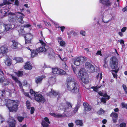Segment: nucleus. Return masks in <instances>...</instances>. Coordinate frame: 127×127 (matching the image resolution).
<instances>
[{
  "mask_svg": "<svg viewBox=\"0 0 127 127\" xmlns=\"http://www.w3.org/2000/svg\"><path fill=\"white\" fill-rule=\"evenodd\" d=\"M11 76L12 79L14 80L16 83H17L18 84L19 86L20 87H21L22 86V84L21 82L15 76L12 75L11 74Z\"/></svg>",
  "mask_w": 127,
  "mask_h": 127,
  "instance_id": "nucleus-20",
  "label": "nucleus"
},
{
  "mask_svg": "<svg viewBox=\"0 0 127 127\" xmlns=\"http://www.w3.org/2000/svg\"><path fill=\"white\" fill-rule=\"evenodd\" d=\"M44 120H45V121L47 123L49 124L50 123V122L49 121V120L48 118L47 117H45L44 118Z\"/></svg>",
  "mask_w": 127,
  "mask_h": 127,
  "instance_id": "nucleus-47",
  "label": "nucleus"
},
{
  "mask_svg": "<svg viewBox=\"0 0 127 127\" xmlns=\"http://www.w3.org/2000/svg\"><path fill=\"white\" fill-rule=\"evenodd\" d=\"M14 60L16 61L17 63H22L23 62L22 58L19 57H16L14 58Z\"/></svg>",
  "mask_w": 127,
  "mask_h": 127,
  "instance_id": "nucleus-25",
  "label": "nucleus"
},
{
  "mask_svg": "<svg viewBox=\"0 0 127 127\" xmlns=\"http://www.w3.org/2000/svg\"><path fill=\"white\" fill-rule=\"evenodd\" d=\"M102 96L103 97H105V98L108 97L109 96V99L110 98V96L108 95L106 93L103 94Z\"/></svg>",
  "mask_w": 127,
  "mask_h": 127,
  "instance_id": "nucleus-51",
  "label": "nucleus"
},
{
  "mask_svg": "<svg viewBox=\"0 0 127 127\" xmlns=\"http://www.w3.org/2000/svg\"><path fill=\"white\" fill-rule=\"evenodd\" d=\"M85 110V111H90L91 110V107L88 103L84 102L83 104Z\"/></svg>",
  "mask_w": 127,
  "mask_h": 127,
  "instance_id": "nucleus-19",
  "label": "nucleus"
},
{
  "mask_svg": "<svg viewBox=\"0 0 127 127\" xmlns=\"http://www.w3.org/2000/svg\"><path fill=\"white\" fill-rule=\"evenodd\" d=\"M56 28H60L61 31L62 32L64 31V29L65 28V27L64 26L60 27L59 26H58L57 27H56Z\"/></svg>",
  "mask_w": 127,
  "mask_h": 127,
  "instance_id": "nucleus-42",
  "label": "nucleus"
},
{
  "mask_svg": "<svg viewBox=\"0 0 127 127\" xmlns=\"http://www.w3.org/2000/svg\"><path fill=\"white\" fill-rule=\"evenodd\" d=\"M60 46L63 47H64L65 46V43L64 41L63 40L59 42Z\"/></svg>",
  "mask_w": 127,
  "mask_h": 127,
  "instance_id": "nucleus-37",
  "label": "nucleus"
},
{
  "mask_svg": "<svg viewBox=\"0 0 127 127\" xmlns=\"http://www.w3.org/2000/svg\"><path fill=\"white\" fill-rule=\"evenodd\" d=\"M68 126L69 127H74V125L72 123H71L68 124Z\"/></svg>",
  "mask_w": 127,
  "mask_h": 127,
  "instance_id": "nucleus-54",
  "label": "nucleus"
},
{
  "mask_svg": "<svg viewBox=\"0 0 127 127\" xmlns=\"http://www.w3.org/2000/svg\"><path fill=\"white\" fill-rule=\"evenodd\" d=\"M46 77V76L44 75L38 76L35 78V81L36 83L37 84L41 83L42 82L43 79L45 78Z\"/></svg>",
  "mask_w": 127,
  "mask_h": 127,
  "instance_id": "nucleus-15",
  "label": "nucleus"
},
{
  "mask_svg": "<svg viewBox=\"0 0 127 127\" xmlns=\"http://www.w3.org/2000/svg\"><path fill=\"white\" fill-rule=\"evenodd\" d=\"M80 33L82 35L85 36V32L84 31L81 30L80 31Z\"/></svg>",
  "mask_w": 127,
  "mask_h": 127,
  "instance_id": "nucleus-50",
  "label": "nucleus"
},
{
  "mask_svg": "<svg viewBox=\"0 0 127 127\" xmlns=\"http://www.w3.org/2000/svg\"><path fill=\"white\" fill-rule=\"evenodd\" d=\"M16 124V122L15 121L10 122L9 124V127H15Z\"/></svg>",
  "mask_w": 127,
  "mask_h": 127,
  "instance_id": "nucleus-32",
  "label": "nucleus"
},
{
  "mask_svg": "<svg viewBox=\"0 0 127 127\" xmlns=\"http://www.w3.org/2000/svg\"><path fill=\"white\" fill-rule=\"evenodd\" d=\"M31 26V25L30 24H24L23 25L24 28H29Z\"/></svg>",
  "mask_w": 127,
  "mask_h": 127,
  "instance_id": "nucleus-44",
  "label": "nucleus"
},
{
  "mask_svg": "<svg viewBox=\"0 0 127 127\" xmlns=\"http://www.w3.org/2000/svg\"><path fill=\"white\" fill-rule=\"evenodd\" d=\"M32 45H30L29 47H26L31 52V57L32 58L34 57L37 56L39 53L40 52H44L42 49H40V48H37L35 50H32L30 48Z\"/></svg>",
  "mask_w": 127,
  "mask_h": 127,
  "instance_id": "nucleus-6",
  "label": "nucleus"
},
{
  "mask_svg": "<svg viewBox=\"0 0 127 127\" xmlns=\"http://www.w3.org/2000/svg\"><path fill=\"white\" fill-rule=\"evenodd\" d=\"M120 127H126V124L124 122L120 124Z\"/></svg>",
  "mask_w": 127,
  "mask_h": 127,
  "instance_id": "nucleus-45",
  "label": "nucleus"
},
{
  "mask_svg": "<svg viewBox=\"0 0 127 127\" xmlns=\"http://www.w3.org/2000/svg\"><path fill=\"white\" fill-rule=\"evenodd\" d=\"M35 100L38 102L44 103L45 101L44 97L41 94H36L34 96Z\"/></svg>",
  "mask_w": 127,
  "mask_h": 127,
  "instance_id": "nucleus-8",
  "label": "nucleus"
},
{
  "mask_svg": "<svg viewBox=\"0 0 127 127\" xmlns=\"http://www.w3.org/2000/svg\"><path fill=\"white\" fill-rule=\"evenodd\" d=\"M48 56L50 57L54 56L55 53L53 49L51 48L49 49L48 50Z\"/></svg>",
  "mask_w": 127,
  "mask_h": 127,
  "instance_id": "nucleus-23",
  "label": "nucleus"
},
{
  "mask_svg": "<svg viewBox=\"0 0 127 127\" xmlns=\"http://www.w3.org/2000/svg\"><path fill=\"white\" fill-rule=\"evenodd\" d=\"M3 25L5 29V31L6 32L9 31L12 28V25L9 24H4Z\"/></svg>",
  "mask_w": 127,
  "mask_h": 127,
  "instance_id": "nucleus-22",
  "label": "nucleus"
},
{
  "mask_svg": "<svg viewBox=\"0 0 127 127\" xmlns=\"http://www.w3.org/2000/svg\"><path fill=\"white\" fill-rule=\"evenodd\" d=\"M8 52V47L5 45H4L0 47V55L4 56L6 55Z\"/></svg>",
  "mask_w": 127,
  "mask_h": 127,
  "instance_id": "nucleus-9",
  "label": "nucleus"
},
{
  "mask_svg": "<svg viewBox=\"0 0 127 127\" xmlns=\"http://www.w3.org/2000/svg\"><path fill=\"white\" fill-rule=\"evenodd\" d=\"M24 95L26 96L27 97H28L29 98H30V97L28 93L25 92L24 93Z\"/></svg>",
  "mask_w": 127,
  "mask_h": 127,
  "instance_id": "nucleus-56",
  "label": "nucleus"
},
{
  "mask_svg": "<svg viewBox=\"0 0 127 127\" xmlns=\"http://www.w3.org/2000/svg\"><path fill=\"white\" fill-rule=\"evenodd\" d=\"M5 32V30L3 25L0 22V33H2Z\"/></svg>",
  "mask_w": 127,
  "mask_h": 127,
  "instance_id": "nucleus-28",
  "label": "nucleus"
},
{
  "mask_svg": "<svg viewBox=\"0 0 127 127\" xmlns=\"http://www.w3.org/2000/svg\"><path fill=\"white\" fill-rule=\"evenodd\" d=\"M39 42L41 44L40 46V47L38 48H40V49H42V50H43V51L45 52L47 51V50L49 49V46L46 45V43L42 40H40Z\"/></svg>",
  "mask_w": 127,
  "mask_h": 127,
  "instance_id": "nucleus-13",
  "label": "nucleus"
},
{
  "mask_svg": "<svg viewBox=\"0 0 127 127\" xmlns=\"http://www.w3.org/2000/svg\"><path fill=\"white\" fill-rule=\"evenodd\" d=\"M5 104L10 112H16L18 109V104L16 100L7 99Z\"/></svg>",
  "mask_w": 127,
  "mask_h": 127,
  "instance_id": "nucleus-3",
  "label": "nucleus"
},
{
  "mask_svg": "<svg viewBox=\"0 0 127 127\" xmlns=\"http://www.w3.org/2000/svg\"><path fill=\"white\" fill-rule=\"evenodd\" d=\"M66 104L68 106V107L66 108L65 107V110L67 108H71L72 107V105L69 102H66Z\"/></svg>",
  "mask_w": 127,
  "mask_h": 127,
  "instance_id": "nucleus-35",
  "label": "nucleus"
},
{
  "mask_svg": "<svg viewBox=\"0 0 127 127\" xmlns=\"http://www.w3.org/2000/svg\"><path fill=\"white\" fill-rule=\"evenodd\" d=\"M3 3L4 5H9L11 4V3L7 0H4L3 1Z\"/></svg>",
  "mask_w": 127,
  "mask_h": 127,
  "instance_id": "nucleus-39",
  "label": "nucleus"
},
{
  "mask_svg": "<svg viewBox=\"0 0 127 127\" xmlns=\"http://www.w3.org/2000/svg\"><path fill=\"white\" fill-rule=\"evenodd\" d=\"M99 113L100 114L103 113L104 112V111L102 109H100L99 111Z\"/></svg>",
  "mask_w": 127,
  "mask_h": 127,
  "instance_id": "nucleus-57",
  "label": "nucleus"
},
{
  "mask_svg": "<svg viewBox=\"0 0 127 127\" xmlns=\"http://www.w3.org/2000/svg\"><path fill=\"white\" fill-rule=\"evenodd\" d=\"M100 2L107 6H110L112 3L109 0H99Z\"/></svg>",
  "mask_w": 127,
  "mask_h": 127,
  "instance_id": "nucleus-16",
  "label": "nucleus"
},
{
  "mask_svg": "<svg viewBox=\"0 0 127 127\" xmlns=\"http://www.w3.org/2000/svg\"><path fill=\"white\" fill-rule=\"evenodd\" d=\"M41 124L42 125L43 127H48L49 126L48 124L45 121H42Z\"/></svg>",
  "mask_w": 127,
  "mask_h": 127,
  "instance_id": "nucleus-33",
  "label": "nucleus"
},
{
  "mask_svg": "<svg viewBox=\"0 0 127 127\" xmlns=\"http://www.w3.org/2000/svg\"><path fill=\"white\" fill-rule=\"evenodd\" d=\"M127 10V6L124 7L122 9V10L123 12H125Z\"/></svg>",
  "mask_w": 127,
  "mask_h": 127,
  "instance_id": "nucleus-62",
  "label": "nucleus"
},
{
  "mask_svg": "<svg viewBox=\"0 0 127 127\" xmlns=\"http://www.w3.org/2000/svg\"><path fill=\"white\" fill-rule=\"evenodd\" d=\"M0 119H2L1 121V123H2L3 122L5 121V120L4 118L1 116H0Z\"/></svg>",
  "mask_w": 127,
  "mask_h": 127,
  "instance_id": "nucleus-58",
  "label": "nucleus"
},
{
  "mask_svg": "<svg viewBox=\"0 0 127 127\" xmlns=\"http://www.w3.org/2000/svg\"><path fill=\"white\" fill-rule=\"evenodd\" d=\"M119 70V69H115L114 70H111L112 73L113 75L114 78L117 79V73Z\"/></svg>",
  "mask_w": 127,
  "mask_h": 127,
  "instance_id": "nucleus-21",
  "label": "nucleus"
},
{
  "mask_svg": "<svg viewBox=\"0 0 127 127\" xmlns=\"http://www.w3.org/2000/svg\"><path fill=\"white\" fill-rule=\"evenodd\" d=\"M24 68L26 70H31L32 68V66L29 62H27L25 64Z\"/></svg>",
  "mask_w": 127,
  "mask_h": 127,
  "instance_id": "nucleus-18",
  "label": "nucleus"
},
{
  "mask_svg": "<svg viewBox=\"0 0 127 127\" xmlns=\"http://www.w3.org/2000/svg\"><path fill=\"white\" fill-rule=\"evenodd\" d=\"M17 118L19 122H21L24 119V118L23 117L18 116Z\"/></svg>",
  "mask_w": 127,
  "mask_h": 127,
  "instance_id": "nucleus-38",
  "label": "nucleus"
},
{
  "mask_svg": "<svg viewBox=\"0 0 127 127\" xmlns=\"http://www.w3.org/2000/svg\"><path fill=\"white\" fill-rule=\"evenodd\" d=\"M12 44L11 46V47L12 49H18L19 48V46L20 45L19 43L14 40H12Z\"/></svg>",
  "mask_w": 127,
  "mask_h": 127,
  "instance_id": "nucleus-14",
  "label": "nucleus"
},
{
  "mask_svg": "<svg viewBox=\"0 0 127 127\" xmlns=\"http://www.w3.org/2000/svg\"><path fill=\"white\" fill-rule=\"evenodd\" d=\"M53 73L55 74L63 75L65 74L66 72L63 70L57 68H52Z\"/></svg>",
  "mask_w": 127,
  "mask_h": 127,
  "instance_id": "nucleus-10",
  "label": "nucleus"
},
{
  "mask_svg": "<svg viewBox=\"0 0 127 127\" xmlns=\"http://www.w3.org/2000/svg\"><path fill=\"white\" fill-rule=\"evenodd\" d=\"M31 114H32L34 113L35 110L34 108V107H31Z\"/></svg>",
  "mask_w": 127,
  "mask_h": 127,
  "instance_id": "nucleus-48",
  "label": "nucleus"
},
{
  "mask_svg": "<svg viewBox=\"0 0 127 127\" xmlns=\"http://www.w3.org/2000/svg\"><path fill=\"white\" fill-rule=\"evenodd\" d=\"M118 60L115 56L112 57L110 59L109 65L111 68L113 69H119Z\"/></svg>",
  "mask_w": 127,
  "mask_h": 127,
  "instance_id": "nucleus-5",
  "label": "nucleus"
},
{
  "mask_svg": "<svg viewBox=\"0 0 127 127\" xmlns=\"http://www.w3.org/2000/svg\"><path fill=\"white\" fill-rule=\"evenodd\" d=\"M4 63L6 65L9 66L11 64V60L8 57H7L6 59L4 61Z\"/></svg>",
  "mask_w": 127,
  "mask_h": 127,
  "instance_id": "nucleus-24",
  "label": "nucleus"
},
{
  "mask_svg": "<svg viewBox=\"0 0 127 127\" xmlns=\"http://www.w3.org/2000/svg\"><path fill=\"white\" fill-rule=\"evenodd\" d=\"M15 74L18 77H21L23 74V71H18L15 72Z\"/></svg>",
  "mask_w": 127,
  "mask_h": 127,
  "instance_id": "nucleus-29",
  "label": "nucleus"
},
{
  "mask_svg": "<svg viewBox=\"0 0 127 127\" xmlns=\"http://www.w3.org/2000/svg\"><path fill=\"white\" fill-rule=\"evenodd\" d=\"M59 94V92H56L55 91L52 89L50 92L47 93L46 95L47 96L51 97L52 95H53L55 97L57 95H58Z\"/></svg>",
  "mask_w": 127,
  "mask_h": 127,
  "instance_id": "nucleus-17",
  "label": "nucleus"
},
{
  "mask_svg": "<svg viewBox=\"0 0 127 127\" xmlns=\"http://www.w3.org/2000/svg\"><path fill=\"white\" fill-rule=\"evenodd\" d=\"M30 93L32 96H35L36 95V93L32 89H31L30 90Z\"/></svg>",
  "mask_w": 127,
  "mask_h": 127,
  "instance_id": "nucleus-34",
  "label": "nucleus"
},
{
  "mask_svg": "<svg viewBox=\"0 0 127 127\" xmlns=\"http://www.w3.org/2000/svg\"><path fill=\"white\" fill-rule=\"evenodd\" d=\"M15 4V5L17 6H18L19 5V2L18 0H15V2H14Z\"/></svg>",
  "mask_w": 127,
  "mask_h": 127,
  "instance_id": "nucleus-53",
  "label": "nucleus"
},
{
  "mask_svg": "<svg viewBox=\"0 0 127 127\" xmlns=\"http://www.w3.org/2000/svg\"><path fill=\"white\" fill-rule=\"evenodd\" d=\"M71 66L74 73H76L77 72V67H75L73 66L72 64Z\"/></svg>",
  "mask_w": 127,
  "mask_h": 127,
  "instance_id": "nucleus-43",
  "label": "nucleus"
},
{
  "mask_svg": "<svg viewBox=\"0 0 127 127\" xmlns=\"http://www.w3.org/2000/svg\"><path fill=\"white\" fill-rule=\"evenodd\" d=\"M26 104L27 109H30L31 104L30 101L29 100H27L26 102Z\"/></svg>",
  "mask_w": 127,
  "mask_h": 127,
  "instance_id": "nucleus-36",
  "label": "nucleus"
},
{
  "mask_svg": "<svg viewBox=\"0 0 127 127\" xmlns=\"http://www.w3.org/2000/svg\"><path fill=\"white\" fill-rule=\"evenodd\" d=\"M96 54V55H99L100 56L102 55L101 52V51H98Z\"/></svg>",
  "mask_w": 127,
  "mask_h": 127,
  "instance_id": "nucleus-59",
  "label": "nucleus"
},
{
  "mask_svg": "<svg viewBox=\"0 0 127 127\" xmlns=\"http://www.w3.org/2000/svg\"><path fill=\"white\" fill-rule=\"evenodd\" d=\"M78 75L82 81L85 84H87L88 82V75L86 73L84 69H80L78 73Z\"/></svg>",
  "mask_w": 127,
  "mask_h": 127,
  "instance_id": "nucleus-4",
  "label": "nucleus"
},
{
  "mask_svg": "<svg viewBox=\"0 0 127 127\" xmlns=\"http://www.w3.org/2000/svg\"><path fill=\"white\" fill-rule=\"evenodd\" d=\"M18 32L20 35H22L24 37V36L26 33H25V31L24 29L18 30Z\"/></svg>",
  "mask_w": 127,
  "mask_h": 127,
  "instance_id": "nucleus-27",
  "label": "nucleus"
},
{
  "mask_svg": "<svg viewBox=\"0 0 127 127\" xmlns=\"http://www.w3.org/2000/svg\"><path fill=\"white\" fill-rule=\"evenodd\" d=\"M86 57L81 56L76 58L74 62V64L76 66L79 65L80 64V62H85L86 61Z\"/></svg>",
  "mask_w": 127,
  "mask_h": 127,
  "instance_id": "nucleus-11",
  "label": "nucleus"
},
{
  "mask_svg": "<svg viewBox=\"0 0 127 127\" xmlns=\"http://www.w3.org/2000/svg\"><path fill=\"white\" fill-rule=\"evenodd\" d=\"M79 108V106H77L74 108L73 111V112L75 113L77 112Z\"/></svg>",
  "mask_w": 127,
  "mask_h": 127,
  "instance_id": "nucleus-46",
  "label": "nucleus"
},
{
  "mask_svg": "<svg viewBox=\"0 0 127 127\" xmlns=\"http://www.w3.org/2000/svg\"><path fill=\"white\" fill-rule=\"evenodd\" d=\"M107 122V121L106 119H103L102 121V123L103 124H105Z\"/></svg>",
  "mask_w": 127,
  "mask_h": 127,
  "instance_id": "nucleus-61",
  "label": "nucleus"
},
{
  "mask_svg": "<svg viewBox=\"0 0 127 127\" xmlns=\"http://www.w3.org/2000/svg\"><path fill=\"white\" fill-rule=\"evenodd\" d=\"M44 23L45 25L46 26H51V24L50 23L44 21Z\"/></svg>",
  "mask_w": 127,
  "mask_h": 127,
  "instance_id": "nucleus-49",
  "label": "nucleus"
},
{
  "mask_svg": "<svg viewBox=\"0 0 127 127\" xmlns=\"http://www.w3.org/2000/svg\"><path fill=\"white\" fill-rule=\"evenodd\" d=\"M63 117V115L60 114H56V115L55 116V117H57V118H62Z\"/></svg>",
  "mask_w": 127,
  "mask_h": 127,
  "instance_id": "nucleus-41",
  "label": "nucleus"
},
{
  "mask_svg": "<svg viewBox=\"0 0 127 127\" xmlns=\"http://www.w3.org/2000/svg\"><path fill=\"white\" fill-rule=\"evenodd\" d=\"M117 118H115V119L113 118L112 121L114 123H116L117 122Z\"/></svg>",
  "mask_w": 127,
  "mask_h": 127,
  "instance_id": "nucleus-60",
  "label": "nucleus"
},
{
  "mask_svg": "<svg viewBox=\"0 0 127 127\" xmlns=\"http://www.w3.org/2000/svg\"><path fill=\"white\" fill-rule=\"evenodd\" d=\"M121 104L122 107V108H127V104H125V103H121Z\"/></svg>",
  "mask_w": 127,
  "mask_h": 127,
  "instance_id": "nucleus-55",
  "label": "nucleus"
},
{
  "mask_svg": "<svg viewBox=\"0 0 127 127\" xmlns=\"http://www.w3.org/2000/svg\"><path fill=\"white\" fill-rule=\"evenodd\" d=\"M75 123L77 125H79L80 126H82L83 125V123L82 120H75Z\"/></svg>",
  "mask_w": 127,
  "mask_h": 127,
  "instance_id": "nucleus-26",
  "label": "nucleus"
},
{
  "mask_svg": "<svg viewBox=\"0 0 127 127\" xmlns=\"http://www.w3.org/2000/svg\"><path fill=\"white\" fill-rule=\"evenodd\" d=\"M110 116L112 117H114L115 118H118V115L117 113L112 112L110 114Z\"/></svg>",
  "mask_w": 127,
  "mask_h": 127,
  "instance_id": "nucleus-31",
  "label": "nucleus"
},
{
  "mask_svg": "<svg viewBox=\"0 0 127 127\" xmlns=\"http://www.w3.org/2000/svg\"><path fill=\"white\" fill-rule=\"evenodd\" d=\"M10 83V82L8 80H7L6 81V83H4L5 85H8Z\"/></svg>",
  "mask_w": 127,
  "mask_h": 127,
  "instance_id": "nucleus-64",
  "label": "nucleus"
},
{
  "mask_svg": "<svg viewBox=\"0 0 127 127\" xmlns=\"http://www.w3.org/2000/svg\"><path fill=\"white\" fill-rule=\"evenodd\" d=\"M87 71L89 73H92L95 71V67L89 62H86L85 64Z\"/></svg>",
  "mask_w": 127,
  "mask_h": 127,
  "instance_id": "nucleus-12",
  "label": "nucleus"
},
{
  "mask_svg": "<svg viewBox=\"0 0 127 127\" xmlns=\"http://www.w3.org/2000/svg\"><path fill=\"white\" fill-rule=\"evenodd\" d=\"M122 87L124 90L125 94H127V87L125 85L123 84L122 85Z\"/></svg>",
  "mask_w": 127,
  "mask_h": 127,
  "instance_id": "nucleus-40",
  "label": "nucleus"
},
{
  "mask_svg": "<svg viewBox=\"0 0 127 127\" xmlns=\"http://www.w3.org/2000/svg\"><path fill=\"white\" fill-rule=\"evenodd\" d=\"M24 37L25 40V44L32 43V40L33 38V35L31 33H26Z\"/></svg>",
  "mask_w": 127,
  "mask_h": 127,
  "instance_id": "nucleus-7",
  "label": "nucleus"
},
{
  "mask_svg": "<svg viewBox=\"0 0 127 127\" xmlns=\"http://www.w3.org/2000/svg\"><path fill=\"white\" fill-rule=\"evenodd\" d=\"M109 99V96L108 97H102L101 99V102L105 103H106V101L108 100Z\"/></svg>",
  "mask_w": 127,
  "mask_h": 127,
  "instance_id": "nucleus-30",
  "label": "nucleus"
},
{
  "mask_svg": "<svg viewBox=\"0 0 127 127\" xmlns=\"http://www.w3.org/2000/svg\"><path fill=\"white\" fill-rule=\"evenodd\" d=\"M9 16L8 18L9 21L10 22H14L16 25L17 26H20L17 23L24 24V21L23 20L24 15L22 13L18 12L15 13L11 12L8 13Z\"/></svg>",
  "mask_w": 127,
  "mask_h": 127,
  "instance_id": "nucleus-1",
  "label": "nucleus"
},
{
  "mask_svg": "<svg viewBox=\"0 0 127 127\" xmlns=\"http://www.w3.org/2000/svg\"><path fill=\"white\" fill-rule=\"evenodd\" d=\"M58 40L59 43L60 41H62V40H63L62 39L61 37H59L58 38Z\"/></svg>",
  "mask_w": 127,
  "mask_h": 127,
  "instance_id": "nucleus-63",
  "label": "nucleus"
},
{
  "mask_svg": "<svg viewBox=\"0 0 127 127\" xmlns=\"http://www.w3.org/2000/svg\"><path fill=\"white\" fill-rule=\"evenodd\" d=\"M127 27H124L121 29V31L122 32H124L126 30Z\"/></svg>",
  "mask_w": 127,
  "mask_h": 127,
  "instance_id": "nucleus-52",
  "label": "nucleus"
},
{
  "mask_svg": "<svg viewBox=\"0 0 127 127\" xmlns=\"http://www.w3.org/2000/svg\"><path fill=\"white\" fill-rule=\"evenodd\" d=\"M67 90L73 94H77L79 93V86L76 82L68 79L66 81Z\"/></svg>",
  "mask_w": 127,
  "mask_h": 127,
  "instance_id": "nucleus-2",
  "label": "nucleus"
}]
</instances>
